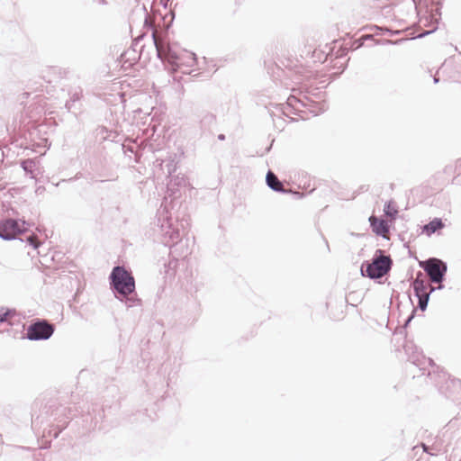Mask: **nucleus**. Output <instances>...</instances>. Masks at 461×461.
<instances>
[{
    "mask_svg": "<svg viewBox=\"0 0 461 461\" xmlns=\"http://www.w3.org/2000/svg\"><path fill=\"white\" fill-rule=\"evenodd\" d=\"M25 222H19L14 219H6L0 221V237L5 240H13L17 235L25 231Z\"/></svg>",
    "mask_w": 461,
    "mask_h": 461,
    "instance_id": "nucleus-3",
    "label": "nucleus"
},
{
    "mask_svg": "<svg viewBox=\"0 0 461 461\" xmlns=\"http://www.w3.org/2000/svg\"><path fill=\"white\" fill-rule=\"evenodd\" d=\"M442 228H444V223L442 222V221L440 219L435 218L423 227L422 231L426 235L430 236L431 234L435 233L438 230H441Z\"/></svg>",
    "mask_w": 461,
    "mask_h": 461,
    "instance_id": "nucleus-11",
    "label": "nucleus"
},
{
    "mask_svg": "<svg viewBox=\"0 0 461 461\" xmlns=\"http://www.w3.org/2000/svg\"><path fill=\"white\" fill-rule=\"evenodd\" d=\"M111 278L115 290L123 295L131 294L135 289L134 278L122 267L113 268Z\"/></svg>",
    "mask_w": 461,
    "mask_h": 461,
    "instance_id": "nucleus-1",
    "label": "nucleus"
},
{
    "mask_svg": "<svg viewBox=\"0 0 461 461\" xmlns=\"http://www.w3.org/2000/svg\"><path fill=\"white\" fill-rule=\"evenodd\" d=\"M27 241L30 245H32L34 249H37L40 246V242L38 241L36 235H31L27 238Z\"/></svg>",
    "mask_w": 461,
    "mask_h": 461,
    "instance_id": "nucleus-16",
    "label": "nucleus"
},
{
    "mask_svg": "<svg viewBox=\"0 0 461 461\" xmlns=\"http://www.w3.org/2000/svg\"><path fill=\"white\" fill-rule=\"evenodd\" d=\"M54 332V326L47 321H38L27 329V338L31 340L48 339Z\"/></svg>",
    "mask_w": 461,
    "mask_h": 461,
    "instance_id": "nucleus-2",
    "label": "nucleus"
},
{
    "mask_svg": "<svg viewBox=\"0 0 461 461\" xmlns=\"http://www.w3.org/2000/svg\"><path fill=\"white\" fill-rule=\"evenodd\" d=\"M15 314V312L14 311H12V310H4V309H1L0 310V321L3 322V321H6L9 320V318L14 316Z\"/></svg>",
    "mask_w": 461,
    "mask_h": 461,
    "instance_id": "nucleus-14",
    "label": "nucleus"
},
{
    "mask_svg": "<svg viewBox=\"0 0 461 461\" xmlns=\"http://www.w3.org/2000/svg\"><path fill=\"white\" fill-rule=\"evenodd\" d=\"M176 65L184 73H191L196 66V56L187 50H180L176 56Z\"/></svg>",
    "mask_w": 461,
    "mask_h": 461,
    "instance_id": "nucleus-6",
    "label": "nucleus"
},
{
    "mask_svg": "<svg viewBox=\"0 0 461 461\" xmlns=\"http://www.w3.org/2000/svg\"><path fill=\"white\" fill-rule=\"evenodd\" d=\"M267 185L277 192H285L283 184L278 180L277 176L271 171H268L267 174Z\"/></svg>",
    "mask_w": 461,
    "mask_h": 461,
    "instance_id": "nucleus-10",
    "label": "nucleus"
},
{
    "mask_svg": "<svg viewBox=\"0 0 461 461\" xmlns=\"http://www.w3.org/2000/svg\"><path fill=\"white\" fill-rule=\"evenodd\" d=\"M22 167L25 172L33 175L38 169V163L35 159H25L22 162Z\"/></svg>",
    "mask_w": 461,
    "mask_h": 461,
    "instance_id": "nucleus-13",
    "label": "nucleus"
},
{
    "mask_svg": "<svg viewBox=\"0 0 461 461\" xmlns=\"http://www.w3.org/2000/svg\"><path fill=\"white\" fill-rule=\"evenodd\" d=\"M422 447H423L424 451H426V452L428 451L427 447L425 446V444H422Z\"/></svg>",
    "mask_w": 461,
    "mask_h": 461,
    "instance_id": "nucleus-18",
    "label": "nucleus"
},
{
    "mask_svg": "<svg viewBox=\"0 0 461 461\" xmlns=\"http://www.w3.org/2000/svg\"><path fill=\"white\" fill-rule=\"evenodd\" d=\"M384 211L386 216L390 217L392 220H394L398 213V209L395 202H387L384 205Z\"/></svg>",
    "mask_w": 461,
    "mask_h": 461,
    "instance_id": "nucleus-12",
    "label": "nucleus"
},
{
    "mask_svg": "<svg viewBox=\"0 0 461 461\" xmlns=\"http://www.w3.org/2000/svg\"><path fill=\"white\" fill-rule=\"evenodd\" d=\"M424 269L432 282L439 283L447 271V267L441 260L431 258L425 263Z\"/></svg>",
    "mask_w": 461,
    "mask_h": 461,
    "instance_id": "nucleus-7",
    "label": "nucleus"
},
{
    "mask_svg": "<svg viewBox=\"0 0 461 461\" xmlns=\"http://www.w3.org/2000/svg\"><path fill=\"white\" fill-rule=\"evenodd\" d=\"M454 170L455 173H456V175L453 178V182L455 183V181L457 180L461 175V160L456 162Z\"/></svg>",
    "mask_w": 461,
    "mask_h": 461,
    "instance_id": "nucleus-17",
    "label": "nucleus"
},
{
    "mask_svg": "<svg viewBox=\"0 0 461 461\" xmlns=\"http://www.w3.org/2000/svg\"><path fill=\"white\" fill-rule=\"evenodd\" d=\"M330 48L325 45L313 50L312 53V63H323L326 61Z\"/></svg>",
    "mask_w": 461,
    "mask_h": 461,
    "instance_id": "nucleus-9",
    "label": "nucleus"
},
{
    "mask_svg": "<svg viewBox=\"0 0 461 461\" xmlns=\"http://www.w3.org/2000/svg\"><path fill=\"white\" fill-rule=\"evenodd\" d=\"M152 37H153L154 43H155V46L157 48V50H158V54H160L161 50H162V41L159 39V37L158 36L157 32H153Z\"/></svg>",
    "mask_w": 461,
    "mask_h": 461,
    "instance_id": "nucleus-15",
    "label": "nucleus"
},
{
    "mask_svg": "<svg viewBox=\"0 0 461 461\" xmlns=\"http://www.w3.org/2000/svg\"><path fill=\"white\" fill-rule=\"evenodd\" d=\"M413 289L419 298V307L424 311L428 304L429 293L432 290L429 281L418 276L413 282Z\"/></svg>",
    "mask_w": 461,
    "mask_h": 461,
    "instance_id": "nucleus-5",
    "label": "nucleus"
},
{
    "mask_svg": "<svg viewBox=\"0 0 461 461\" xmlns=\"http://www.w3.org/2000/svg\"><path fill=\"white\" fill-rule=\"evenodd\" d=\"M391 259L386 256H380L366 268V276L370 278H379L384 276L391 267Z\"/></svg>",
    "mask_w": 461,
    "mask_h": 461,
    "instance_id": "nucleus-4",
    "label": "nucleus"
},
{
    "mask_svg": "<svg viewBox=\"0 0 461 461\" xmlns=\"http://www.w3.org/2000/svg\"><path fill=\"white\" fill-rule=\"evenodd\" d=\"M369 222L375 234L380 235L384 239H389V225L386 221L375 216H371L369 218Z\"/></svg>",
    "mask_w": 461,
    "mask_h": 461,
    "instance_id": "nucleus-8",
    "label": "nucleus"
}]
</instances>
